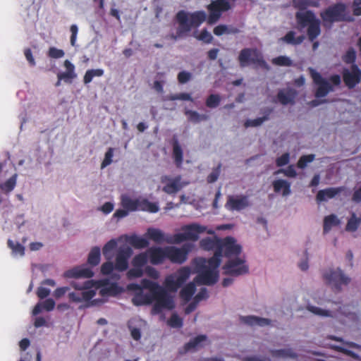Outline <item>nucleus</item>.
Segmentation results:
<instances>
[{"label":"nucleus","instance_id":"1","mask_svg":"<svg viewBox=\"0 0 361 361\" xmlns=\"http://www.w3.org/2000/svg\"><path fill=\"white\" fill-rule=\"evenodd\" d=\"M221 239L214 235L206 237L200 242L201 248L204 250H214V256L207 259L203 257L195 258L192 264L197 274L194 281L199 285L212 286L219 279L218 268L221 264Z\"/></svg>","mask_w":361,"mask_h":361},{"label":"nucleus","instance_id":"2","mask_svg":"<svg viewBox=\"0 0 361 361\" xmlns=\"http://www.w3.org/2000/svg\"><path fill=\"white\" fill-rule=\"evenodd\" d=\"M142 283L144 288L149 290L150 293L142 294V300L140 303L149 305L155 301L152 307L154 314L160 313L163 309L171 310L174 308L175 305L172 297L158 283L143 279Z\"/></svg>","mask_w":361,"mask_h":361},{"label":"nucleus","instance_id":"3","mask_svg":"<svg viewBox=\"0 0 361 361\" xmlns=\"http://www.w3.org/2000/svg\"><path fill=\"white\" fill-rule=\"evenodd\" d=\"M295 17L298 30L302 31L304 28L307 27L308 39L313 42V49H317L319 44L315 39L320 35L322 32L321 20L317 18L312 11L296 12Z\"/></svg>","mask_w":361,"mask_h":361},{"label":"nucleus","instance_id":"4","mask_svg":"<svg viewBox=\"0 0 361 361\" xmlns=\"http://www.w3.org/2000/svg\"><path fill=\"white\" fill-rule=\"evenodd\" d=\"M320 17L324 25L353 20V18L348 13L347 6L342 2L331 4L326 8L321 11Z\"/></svg>","mask_w":361,"mask_h":361},{"label":"nucleus","instance_id":"5","mask_svg":"<svg viewBox=\"0 0 361 361\" xmlns=\"http://www.w3.org/2000/svg\"><path fill=\"white\" fill-rule=\"evenodd\" d=\"M176 21L178 25H183L188 32L192 28L198 27L207 18V14L204 11H197L192 13H188L184 10L179 11L175 16Z\"/></svg>","mask_w":361,"mask_h":361},{"label":"nucleus","instance_id":"6","mask_svg":"<svg viewBox=\"0 0 361 361\" xmlns=\"http://www.w3.org/2000/svg\"><path fill=\"white\" fill-rule=\"evenodd\" d=\"M71 285L78 290V292H72L68 294V298L73 302H88L96 295V290L92 289L95 285L93 280L86 281L82 284L72 281Z\"/></svg>","mask_w":361,"mask_h":361},{"label":"nucleus","instance_id":"7","mask_svg":"<svg viewBox=\"0 0 361 361\" xmlns=\"http://www.w3.org/2000/svg\"><path fill=\"white\" fill-rule=\"evenodd\" d=\"M183 233L173 235L171 238L167 240L169 244L180 243L185 240L196 241L199 235L205 231L206 228L197 224L187 225L183 228Z\"/></svg>","mask_w":361,"mask_h":361},{"label":"nucleus","instance_id":"8","mask_svg":"<svg viewBox=\"0 0 361 361\" xmlns=\"http://www.w3.org/2000/svg\"><path fill=\"white\" fill-rule=\"evenodd\" d=\"M240 67H245L250 63L257 64L262 68H267V63L262 53L256 48H244L238 55Z\"/></svg>","mask_w":361,"mask_h":361},{"label":"nucleus","instance_id":"9","mask_svg":"<svg viewBox=\"0 0 361 361\" xmlns=\"http://www.w3.org/2000/svg\"><path fill=\"white\" fill-rule=\"evenodd\" d=\"M191 274L189 267L180 268L175 274L168 276L164 281L165 287L170 291L176 292L188 279Z\"/></svg>","mask_w":361,"mask_h":361},{"label":"nucleus","instance_id":"10","mask_svg":"<svg viewBox=\"0 0 361 361\" xmlns=\"http://www.w3.org/2000/svg\"><path fill=\"white\" fill-rule=\"evenodd\" d=\"M230 0H214L207 6L209 11L207 23L212 25L216 23L221 18L222 13L231 8Z\"/></svg>","mask_w":361,"mask_h":361},{"label":"nucleus","instance_id":"11","mask_svg":"<svg viewBox=\"0 0 361 361\" xmlns=\"http://www.w3.org/2000/svg\"><path fill=\"white\" fill-rule=\"evenodd\" d=\"M323 277L326 283L332 287L336 291H340L342 285H348L350 279L345 276L341 269H329L323 274Z\"/></svg>","mask_w":361,"mask_h":361},{"label":"nucleus","instance_id":"12","mask_svg":"<svg viewBox=\"0 0 361 361\" xmlns=\"http://www.w3.org/2000/svg\"><path fill=\"white\" fill-rule=\"evenodd\" d=\"M148 256L146 252L136 255L131 261L133 267L127 271L129 279L140 278L143 276V267L147 264Z\"/></svg>","mask_w":361,"mask_h":361},{"label":"nucleus","instance_id":"13","mask_svg":"<svg viewBox=\"0 0 361 361\" xmlns=\"http://www.w3.org/2000/svg\"><path fill=\"white\" fill-rule=\"evenodd\" d=\"M310 73L314 83L317 85L314 94L317 98L324 97L329 92L334 91L333 85L324 79L319 73L310 68Z\"/></svg>","mask_w":361,"mask_h":361},{"label":"nucleus","instance_id":"14","mask_svg":"<svg viewBox=\"0 0 361 361\" xmlns=\"http://www.w3.org/2000/svg\"><path fill=\"white\" fill-rule=\"evenodd\" d=\"M223 269L224 274L232 276H238L248 272V267L240 258L228 260L223 266Z\"/></svg>","mask_w":361,"mask_h":361},{"label":"nucleus","instance_id":"15","mask_svg":"<svg viewBox=\"0 0 361 361\" xmlns=\"http://www.w3.org/2000/svg\"><path fill=\"white\" fill-rule=\"evenodd\" d=\"M190 245H184L178 248L173 246L166 247V257L172 263L183 264L188 258V255L190 251Z\"/></svg>","mask_w":361,"mask_h":361},{"label":"nucleus","instance_id":"16","mask_svg":"<svg viewBox=\"0 0 361 361\" xmlns=\"http://www.w3.org/2000/svg\"><path fill=\"white\" fill-rule=\"evenodd\" d=\"M343 80L349 88H354L361 80V71L356 64H353L350 69L344 68L342 71Z\"/></svg>","mask_w":361,"mask_h":361},{"label":"nucleus","instance_id":"17","mask_svg":"<svg viewBox=\"0 0 361 361\" xmlns=\"http://www.w3.org/2000/svg\"><path fill=\"white\" fill-rule=\"evenodd\" d=\"M133 255V250L130 247H120L115 258V270L123 272L128 268V261Z\"/></svg>","mask_w":361,"mask_h":361},{"label":"nucleus","instance_id":"18","mask_svg":"<svg viewBox=\"0 0 361 361\" xmlns=\"http://www.w3.org/2000/svg\"><path fill=\"white\" fill-rule=\"evenodd\" d=\"M221 257L223 254L226 257L238 256L241 252V246L236 244L233 237H226L221 241Z\"/></svg>","mask_w":361,"mask_h":361},{"label":"nucleus","instance_id":"19","mask_svg":"<svg viewBox=\"0 0 361 361\" xmlns=\"http://www.w3.org/2000/svg\"><path fill=\"white\" fill-rule=\"evenodd\" d=\"M250 205L248 197L246 195H229L225 207L229 211H240Z\"/></svg>","mask_w":361,"mask_h":361},{"label":"nucleus","instance_id":"20","mask_svg":"<svg viewBox=\"0 0 361 361\" xmlns=\"http://www.w3.org/2000/svg\"><path fill=\"white\" fill-rule=\"evenodd\" d=\"M166 181H169V183L163 187L162 190L169 195L177 193L187 185V183L181 182L180 176H177L172 179L167 176H164L161 178V182L164 183Z\"/></svg>","mask_w":361,"mask_h":361},{"label":"nucleus","instance_id":"21","mask_svg":"<svg viewBox=\"0 0 361 361\" xmlns=\"http://www.w3.org/2000/svg\"><path fill=\"white\" fill-rule=\"evenodd\" d=\"M166 247H149L146 252L147 253L148 259L149 262L153 265H158L162 264L166 259Z\"/></svg>","mask_w":361,"mask_h":361},{"label":"nucleus","instance_id":"22","mask_svg":"<svg viewBox=\"0 0 361 361\" xmlns=\"http://www.w3.org/2000/svg\"><path fill=\"white\" fill-rule=\"evenodd\" d=\"M94 272L90 268L77 267L65 271L63 276L66 278H85L90 279L92 277Z\"/></svg>","mask_w":361,"mask_h":361},{"label":"nucleus","instance_id":"23","mask_svg":"<svg viewBox=\"0 0 361 361\" xmlns=\"http://www.w3.org/2000/svg\"><path fill=\"white\" fill-rule=\"evenodd\" d=\"M63 66L66 68V71L58 73L57 78L59 80H63L66 83H72L73 80L77 77L75 66L68 60L64 61Z\"/></svg>","mask_w":361,"mask_h":361},{"label":"nucleus","instance_id":"24","mask_svg":"<svg viewBox=\"0 0 361 361\" xmlns=\"http://www.w3.org/2000/svg\"><path fill=\"white\" fill-rule=\"evenodd\" d=\"M344 190L345 188L342 186L338 188H329L324 190H321L317 194V200L318 202H324L327 199H331Z\"/></svg>","mask_w":361,"mask_h":361},{"label":"nucleus","instance_id":"25","mask_svg":"<svg viewBox=\"0 0 361 361\" xmlns=\"http://www.w3.org/2000/svg\"><path fill=\"white\" fill-rule=\"evenodd\" d=\"M207 336L205 335H199L194 338L191 339L189 342L186 343L183 348L179 350L180 354H185L190 351L196 350L200 345L202 341H206Z\"/></svg>","mask_w":361,"mask_h":361},{"label":"nucleus","instance_id":"26","mask_svg":"<svg viewBox=\"0 0 361 361\" xmlns=\"http://www.w3.org/2000/svg\"><path fill=\"white\" fill-rule=\"evenodd\" d=\"M297 92L293 89L280 90L277 94V99L283 105H287L288 104H293Z\"/></svg>","mask_w":361,"mask_h":361},{"label":"nucleus","instance_id":"27","mask_svg":"<svg viewBox=\"0 0 361 361\" xmlns=\"http://www.w3.org/2000/svg\"><path fill=\"white\" fill-rule=\"evenodd\" d=\"M172 157L176 166L180 168L183 161V151L177 138L173 137L172 140Z\"/></svg>","mask_w":361,"mask_h":361},{"label":"nucleus","instance_id":"28","mask_svg":"<svg viewBox=\"0 0 361 361\" xmlns=\"http://www.w3.org/2000/svg\"><path fill=\"white\" fill-rule=\"evenodd\" d=\"M240 321L244 324L254 326H265L271 324V321L267 318H262L257 316L241 317Z\"/></svg>","mask_w":361,"mask_h":361},{"label":"nucleus","instance_id":"29","mask_svg":"<svg viewBox=\"0 0 361 361\" xmlns=\"http://www.w3.org/2000/svg\"><path fill=\"white\" fill-rule=\"evenodd\" d=\"M146 234L149 239L157 243H161L163 242L169 243L167 240L173 237V235L165 236L164 233L161 231L154 228H148Z\"/></svg>","mask_w":361,"mask_h":361},{"label":"nucleus","instance_id":"30","mask_svg":"<svg viewBox=\"0 0 361 361\" xmlns=\"http://www.w3.org/2000/svg\"><path fill=\"white\" fill-rule=\"evenodd\" d=\"M273 188L275 192H280L282 190V195L287 196L290 194V183L286 180L279 179L273 182Z\"/></svg>","mask_w":361,"mask_h":361},{"label":"nucleus","instance_id":"31","mask_svg":"<svg viewBox=\"0 0 361 361\" xmlns=\"http://www.w3.org/2000/svg\"><path fill=\"white\" fill-rule=\"evenodd\" d=\"M272 112V109L267 108L264 111V115L262 117L255 119H247L245 121L244 126L245 128L257 127L261 126L264 121L269 120V115Z\"/></svg>","mask_w":361,"mask_h":361},{"label":"nucleus","instance_id":"32","mask_svg":"<svg viewBox=\"0 0 361 361\" xmlns=\"http://www.w3.org/2000/svg\"><path fill=\"white\" fill-rule=\"evenodd\" d=\"M137 210L156 213L159 211V206L155 202H151L147 199H138Z\"/></svg>","mask_w":361,"mask_h":361},{"label":"nucleus","instance_id":"33","mask_svg":"<svg viewBox=\"0 0 361 361\" xmlns=\"http://www.w3.org/2000/svg\"><path fill=\"white\" fill-rule=\"evenodd\" d=\"M138 199H132L127 195H122L121 197V204L123 208L128 212L137 210Z\"/></svg>","mask_w":361,"mask_h":361},{"label":"nucleus","instance_id":"34","mask_svg":"<svg viewBox=\"0 0 361 361\" xmlns=\"http://www.w3.org/2000/svg\"><path fill=\"white\" fill-rule=\"evenodd\" d=\"M295 32L293 30L288 31L285 36L281 38V40L288 44L291 45H299L305 40L304 35H300L297 37H295Z\"/></svg>","mask_w":361,"mask_h":361},{"label":"nucleus","instance_id":"35","mask_svg":"<svg viewBox=\"0 0 361 361\" xmlns=\"http://www.w3.org/2000/svg\"><path fill=\"white\" fill-rule=\"evenodd\" d=\"M128 242L136 249L145 248L149 245L147 239L140 237L135 234L130 235L128 239Z\"/></svg>","mask_w":361,"mask_h":361},{"label":"nucleus","instance_id":"36","mask_svg":"<svg viewBox=\"0 0 361 361\" xmlns=\"http://www.w3.org/2000/svg\"><path fill=\"white\" fill-rule=\"evenodd\" d=\"M195 290L196 287L195 283L190 282L182 288L180 292V297L185 302H188L195 293Z\"/></svg>","mask_w":361,"mask_h":361},{"label":"nucleus","instance_id":"37","mask_svg":"<svg viewBox=\"0 0 361 361\" xmlns=\"http://www.w3.org/2000/svg\"><path fill=\"white\" fill-rule=\"evenodd\" d=\"M122 292V288L116 283H112L102 288L100 290V295H116Z\"/></svg>","mask_w":361,"mask_h":361},{"label":"nucleus","instance_id":"38","mask_svg":"<svg viewBox=\"0 0 361 361\" xmlns=\"http://www.w3.org/2000/svg\"><path fill=\"white\" fill-rule=\"evenodd\" d=\"M100 258H101L100 248L97 246H95L92 248V250H90V252L89 253L88 258H87V263L92 267H95L99 264Z\"/></svg>","mask_w":361,"mask_h":361},{"label":"nucleus","instance_id":"39","mask_svg":"<svg viewBox=\"0 0 361 361\" xmlns=\"http://www.w3.org/2000/svg\"><path fill=\"white\" fill-rule=\"evenodd\" d=\"M270 354L274 357H290L294 359L298 357L297 353L293 352L290 348L271 350Z\"/></svg>","mask_w":361,"mask_h":361},{"label":"nucleus","instance_id":"40","mask_svg":"<svg viewBox=\"0 0 361 361\" xmlns=\"http://www.w3.org/2000/svg\"><path fill=\"white\" fill-rule=\"evenodd\" d=\"M240 32L239 29L234 27H228L226 25H219L214 28L213 32L216 36H221L224 34H237Z\"/></svg>","mask_w":361,"mask_h":361},{"label":"nucleus","instance_id":"41","mask_svg":"<svg viewBox=\"0 0 361 361\" xmlns=\"http://www.w3.org/2000/svg\"><path fill=\"white\" fill-rule=\"evenodd\" d=\"M16 180L17 174L15 173L6 181L0 185L1 190L5 193H9L14 189L16 185Z\"/></svg>","mask_w":361,"mask_h":361},{"label":"nucleus","instance_id":"42","mask_svg":"<svg viewBox=\"0 0 361 361\" xmlns=\"http://www.w3.org/2000/svg\"><path fill=\"white\" fill-rule=\"evenodd\" d=\"M340 223L339 220L337 219L336 216L334 214H331L325 216L324 219V233L329 232L332 226L338 225Z\"/></svg>","mask_w":361,"mask_h":361},{"label":"nucleus","instance_id":"43","mask_svg":"<svg viewBox=\"0 0 361 361\" xmlns=\"http://www.w3.org/2000/svg\"><path fill=\"white\" fill-rule=\"evenodd\" d=\"M104 75V70L101 68L87 70L84 75L83 82L85 85L89 84L94 77H101Z\"/></svg>","mask_w":361,"mask_h":361},{"label":"nucleus","instance_id":"44","mask_svg":"<svg viewBox=\"0 0 361 361\" xmlns=\"http://www.w3.org/2000/svg\"><path fill=\"white\" fill-rule=\"evenodd\" d=\"M185 114L188 116V119L192 123H200V121H207L209 119V116L207 114H200L195 111L187 110Z\"/></svg>","mask_w":361,"mask_h":361},{"label":"nucleus","instance_id":"45","mask_svg":"<svg viewBox=\"0 0 361 361\" xmlns=\"http://www.w3.org/2000/svg\"><path fill=\"white\" fill-rule=\"evenodd\" d=\"M361 223V219L356 216L355 213L352 214V216L348 221V223L345 226V230L347 231L354 232L357 231L360 224Z\"/></svg>","mask_w":361,"mask_h":361},{"label":"nucleus","instance_id":"46","mask_svg":"<svg viewBox=\"0 0 361 361\" xmlns=\"http://www.w3.org/2000/svg\"><path fill=\"white\" fill-rule=\"evenodd\" d=\"M8 247L12 250V252L15 255H19L23 256L25 254V247L18 242H14L13 240L8 239Z\"/></svg>","mask_w":361,"mask_h":361},{"label":"nucleus","instance_id":"47","mask_svg":"<svg viewBox=\"0 0 361 361\" xmlns=\"http://www.w3.org/2000/svg\"><path fill=\"white\" fill-rule=\"evenodd\" d=\"M117 245V243L115 240L112 239L109 240L107 243L105 244V245L103 247V255L105 257L106 259H110L111 252L116 249Z\"/></svg>","mask_w":361,"mask_h":361},{"label":"nucleus","instance_id":"48","mask_svg":"<svg viewBox=\"0 0 361 361\" xmlns=\"http://www.w3.org/2000/svg\"><path fill=\"white\" fill-rule=\"evenodd\" d=\"M314 159H315V155L312 154L302 155L300 157V159L297 163V166L299 169H303L307 166V164L313 161L314 160Z\"/></svg>","mask_w":361,"mask_h":361},{"label":"nucleus","instance_id":"49","mask_svg":"<svg viewBox=\"0 0 361 361\" xmlns=\"http://www.w3.org/2000/svg\"><path fill=\"white\" fill-rule=\"evenodd\" d=\"M220 102L221 97L219 94H212L206 99V106L209 108H216Z\"/></svg>","mask_w":361,"mask_h":361},{"label":"nucleus","instance_id":"50","mask_svg":"<svg viewBox=\"0 0 361 361\" xmlns=\"http://www.w3.org/2000/svg\"><path fill=\"white\" fill-rule=\"evenodd\" d=\"M342 59L347 64H355V61L356 60V52L355 49L352 47L349 48L345 55L342 57Z\"/></svg>","mask_w":361,"mask_h":361},{"label":"nucleus","instance_id":"51","mask_svg":"<svg viewBox=\"0 0 361 361\" xmlns=\"http://www.w3.org/2000/svg\"><path fill=\"white\" fill-rule=\"evenodd\" d=\"M272 63L281 66H290L292 65V61L286 56H280L273 59Z\"/></svg>","mask_w":361,"mask_h":361},{"label":"nucleus","instance_id":"52","mask_svg":"<svg viewBox=\"0 0 361 361\" xmlns=\"http://www.w3.org/2000/svg\"><path fill=\"white\" fill-rule=\"evenodd\" d=\"M168 324L173 328H180L183 326V319L174 313L169 319Z\"/></svg>","mask_w":361,"mask_h":361},{"label":"nucleus","instance_id":"53","mask_svg":"<svg viewBox=\"0 0 361 361\" xmlns=\"http://www.w3.org/2000/svg\"><path fill=\"white\" fill-rule=\"evenodd\" d=\"M169 100L175 101V100H184V101H192V98L191 97L190 94L189 93H179L175 94H171L169 96Z\"/></svg>","mask_w":361,"mask_h":361},{"label":"nucleus","instance_id":"54","mask_svg":"<svg viewBox=\"0 0 361 361\" xmlns=\"http://www.w3.org/2000/svg\"><path fill=\"white\" fill-rule=\"evenodd\" d=\"M114 156V149L109 147L105 153L104 159L102 162L101 168L104 169L110 165L112 162V157Z\"/></svg>","mask_w":361,"mask_h":361},{"label":"nucleus","instance_id":"55","mask_svg":"<svg viewBox=\"0 0 361 361\" xmlns=\"http://www.w3.org/2000/svg\"><path fill=\"white\" fill-rule=\"evenodd\" d=\"M47 55L51 59H60L64 56L65 53L62 49L51 47L49 49Z\"/></svg>","mask_w":361,"mask_h":361},{"label":"nucleus","instance_id":"56","mask_svg":"<svg viewBox=\"0 0 361 361\" xmlns=\"http://www.w3.org/2000/svg\"><path fill=\"white\" fill-rule=\"evenodd\" d=\"M196 38L198 40L203 41L207 44L211 43L213 39L212 35L207 31V29H203L200 35L196 36Z\"/></svg>","mask_w":361,"mask_h":361},{"label":"nucleus","instance_id":"57","mask_svg":"<svg viewBox=\"0 0 361 361\" xmlns=\"http://www.w3.org/2000/svg\"><path fill=\"white\" fill-rule=\"evenodd\" d=\"M115 269L114 264L111 262H104L101 267V272L104 275H109Z\"/></svg>","mask_w":361,"mask_h":361},{"label":"nucleus","instance_id":"58","mask_svg":"<svg viewBox=\"0 0 361 361\" xmlns=\"http://www.w3.org/2000/svg\"><path fill=\"white\" fill-rule=\"evenodd\" d=\"M188 31L185 30L183 25H178V27L176 30V34H171L170 38L173 40H177L179 38H182L188 34Z\"/></svg>","mask_w":361,"mask_h":361},{"label":"nucleus","instance_id":"59","mask_svg":"<svg viewBox=\"0 0 361 361\" xmlns=\"http://www.w3.org/2000/svg\"><path fill=\"white\" fill-rule=\"evenodd\" d=\"M308 310L317 315L324 316V317H330L331 312L329 310H322L319 307H314V306H308Z\"/></svg>","mask_w":361,"mask_h":361},{"label":"nucleus","instance_id":"60","mask_svg":"<svg viewBox=\"0 0 361 361\" xmlns=\"http://www.w3.org/2000/svg\"><path fill=\"white\" fill-rule=\"evenodd\" d=\"M289 161L290 154L288 152H286L276 159V164L279 167L283 166L288 164Z\"/></svg>","mask_w":361,"mask_h":361},{"label":"nucleus","instance_id":"61","mask_svg":"<svg viewBox=\"0 0 361 361\" xmlns=\"http://www.w3.org/2000/svg\"><path fill=\"white\" fill-rule=\"evenodd\" d=\"M283 173L284 175L287 177L295 178L297 176L296 171L293 165H290L285 170L279 169L276 173Z\"/></svg>","mask_w":361,"mask_h":361},{"label":"nucleus","instance_id":"62","mask_svg":"<svg viewBox=\"0 0 361 361\" xmlns=\"http://www.w3.org/2000/svg\"><path fill=\"white\" fill-rule=\"evenodd\" d=\"M145 274L153 279H157L159 277V271L154 267L147 266L145 269Z\"/></svg>","mask_w":361,"mask_h":361},{"label":"nucleus","instance_id":"63","mask_svg":"<svg viewBox=\"0 0 361 361\" xmlns=\"http://www.w3.org/2000/svg\"><path fill=\"white\" fill-rule=\"evenodd\" d=\"M191 78V73L187 71H180L178 74V80L180 83L184 84L189 81Z\"/></svg>","mask_w":361,"mask_h":361},{"label":"nucleus","instance_id":"64","mask_svg":"<svg viewBox=\"0 0 361 361\" xmlns=\"http://www.w3.org/2000/svg\"><path fill=\"white\" fill-rule=\"evenodd\" d=\"M353 12L356 16H361V0H353Z\"/></svg>","mask_w":361,"mask_h":361}]
</instances>
